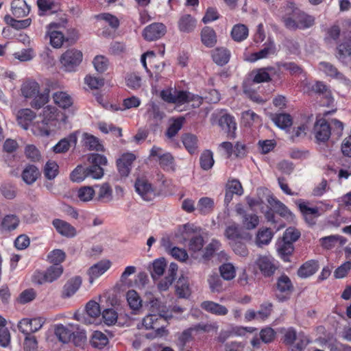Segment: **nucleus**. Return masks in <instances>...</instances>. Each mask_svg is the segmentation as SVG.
I'll use <instances>...</instances> for the list:
<instances>
[{
    "label": "nucleus",
    "mask_w": 351,
    "mask_h": 351,
    "mask_svg": "<svg viewBox=\"0 0 351 351\" xmlns=\"http://www.w3.org/2000/svg\"><path fill=\"white\" fill-rule=\"evenodd\" d=\"M297 205L305 221L310 226L315 225L316 219L320 216L319 208L316 206L310 207L308 202H305L302 199L298 201Z\"/></svg>",
    "instance_id": "10"
},
{
    "label": "nucleus",
    "mask_w": 351,
    "mask_h": 351,
    "mask_svg": "<svg viewBox=\"0 0 351 351\" xmlns=\"http://www.w3.org/2000/svg\"><path fill=\"white\" fill-rule=\"evenodd\" d=\"M231 36L234 40L240 42L245 40L248 36V29L243 24L235 25L231 31Z\"/></svg>",
    "instance_id": "43"
},
{
    "label": "nucleus",
    "mask_w": 351,
    "mask_h": 351,
    "mask_svg": "<svg viewBox=\"0 0 351 351\" xmlns=\"http://www.w3.org/2000/svg\"><path fill=\"white\" fill-rule=\"evenodd\" d=\"M214 208V201L210 197H202L197 204V210L201 214H207L212 212Z\"/></svg>",
    "instance_id": "52"
},
{
    "label": "nucleus",
    "mask_w": 351,
    "mask_h": 351,
    "mask_svg": "<svg viewBox=\"0 0 351 351\" xmlns=\"http://www.w3.org/2000/svg\"><path fill=\"white\" fill-rule=\"evenodd\" d=\"M276 51V49L274 43L270 42L265 45L264 48L259 51L252 53L250 60L251 62H255L261 59L267 58L269 56L275 54Z\"/></svg>",
    "instance_id": "26"
},
{
    "label": "nucleus",
    "mask_w": 351,
    "mask_h": 351,
    "mask_svg": "<svg viewBox=\"0 0 351 351\" xmlns=\"http://www.w3.org/2000/svg\"><path fill=\"white\" fill-rule=\"evenodd\" d=\"M193 332L189 328L184 330L182 333L178 335L177 339V346L180 350H184L188 343L193 340Z\"/></svg>",
    "instance_id": "51"
},
{
    "label": "nucleus",
    "mask_w": 351,
    "mask_h": 351,
    "mask_svg": "<svg viewBox=\"0 0 351 351\" xmlns=\"http://www.w3.org/2000/svg\"><path fill=\"white\" fill-rule=\"evenodd\" d=\"M55 335L60 341L66 343L71 340L73 332L66 327L60 324L56 327Z\"/></svg>",
    "instance_id": "50"
},
{
    "label": "nucleus",
    "mask_w": 351,
    "mask_h": 351,
    "mask_svg": "<svg viewBox=\"0 0 351 351\" xmlns=\"http://www.w3.org/2000/svg\"><path fill=\"white\" fill-rule=\"evenodd\" d=\"M196 27V21L191 14L182 15L178 21V28L180 32L189 33Z\"/></svg>",
    "instance_id": "27"
},
{
    "label": "nucleus",
    "mask_w": 351,
    "mask_h": 351,
    "mask_svg": "<svg viewBox=\"0 0 351 351\" xmlns=\"http://www.w3.org/2000/svg\"><path fill=\"white\" fill-rule=\"evenodd\" d=\"M224 234L227 239L233 241L241 237L239 225L234 222L227 226Z\"/></svg>",
    "instance_id": "56"
},
{
    "label": "nucleus",
    "mask_w": 351,
    "mask_h": 351,
    "mask_svg": "<svg viewBox=\"0 0 351 351\" xmlns=\"http://www.w3.org/2000/svg\"><path fill=\"white\" fill-rule=\"evenodd\" d=\"M274 123L281 129L289 128L292 124V119L289 114L280 113L276 114L272 117Z\"/></svg>",
    "instance_id": "45"
},
{
    "label": "nucleus",
    "mask_w": 351,
    "mask_h": 351,
    "mask_svg": "<svg viewBox=\"0 0 351 351\" xmlns=\"http://www.w3.org/2000/svg\"><path fill=\"white\" fill-rule=\"evenodd\" d=\"M40 86L35 81H26L21 86V93L25 98L34 97L39 93Z\"/></svg>",
    "instance_id": "31"
},
{
    "label": "nucleus",
    "mask_w": 351,
    "mask_h": 351,
    "mask_svg": "<svg viewBox=\"0 0 351 351\" xmlns=\"http://www.w3.org/2000/svg\"><path fill=\"white\" fill-rule=\"evenodd\" d=\"M167 32L166 26L162 23H153L147 26L143 32L146 40L154 41L161 38Z\"/></svg>",
    "instance_id": "11"
},
{
    "label": "nucleus",
    "mask_w": 351,
    "mask_h": 351,
    "mask_svg": "<svg viewBox=\"0 0 351 351\" xmlns=\"http://www.w3.org/2000/svg\"><path fill=\"white\" fill-rule=\"evenodd\" d=\"M145 297V304L149 307L152 313L160 315L163 317L165 320L172 318L173 315L171 312L160 298L156 297L151 292H147Z\"/></svg>",
    "instance_id": "3"
},
{
    "label": "nucleus",
    "mask_w": 351,
    "mask_h": 351,
    "mask_svg": "<svg viewBox=\"0 0 351 351\" xmlns=\"http://www.w3.org/2000/svg\"><path fill=\"white\" fill-rule=\"evenodd\" d=\"M41 318L22 319L18 324L20 332L24 335H30L31 332H36L41 328L43 325Z\"/></svg>",
    "instance_id": "12"
},
{
    "label": "nucleus",
    "mask_w": 351,
    "mask_h": 351,
    "mask_svg": "<svg viewBox=\"0 0 351 351\" xmlns=\"http://www.w3.org/2000/svg\"><path fill=\"white\" fill-rule=\"evenodd\" d=\"M54 102L60 108H68L73 104L71 97L65 92L58 91L53 94Z\"/></svg>",
    "instance_id": "36"
},
{
    "label": "nucleus",
    "mask_w": 351,
    "mask_h": 351,
    "mask_svg": "<svg viewBox=\"0 0 351 351\" xmlns=\"http://www.w3.org/2000/svg\"><path fill=\"white\" fill-rule=\"evenodd\" d=\"M160 321H166L164 317L156 313H150L143 319V325L146 329H156L158 335L165 332V326L160 324Z\"/></svg>",
    "instance_id": "17"
},
{
    "label": "nucleus",
    "mask_w": 351,
    "mask_h": 351,
    "mask_svg": "<svg viewBox=\"0 0 351 351\" xmlns=\"http://www.w3.org/2000/svg\"><path fill=\"white\" fill-rule=\"evenodd\" d=\"M347 241L346 238L339 234L324 237L319 240V245L322 247L327 250L333 249L337 246H343Z\"/></svg>",
    "instance_id": "18"
},
{
    "label": "nucleus",
    "mask_w": 351,
    "mask_h": 351,
    "mask_svg": "<svg viewBox=\"0 0 351 351\" xmlns=\"http://www.w3.org/2000/svg\"><path fill=\"white\" fill-rule=\"evenodd\" d=\"M214 162L213 152L210 150H204L199 158L201 168L205 171H208L213 167Z\"/></svg>",
    "instance_id": "47"
},
{
    "label": "nucleus",
    "mask_w": 351,
    "mask_h": 351,
    "mask_svg": "<svg viewBox=\"0 0 351 351\" xmlns=\"http://www.w3.org/2000/svg\"><path fill=\"white\" fill-rule=\"evenodd\" d=\"M58 165L54 161H48L44 167L43 173L45 177L48 180L54 179L58 173Z\"/></svg>",
    "instance_id": "58"
},
{
    "label": "nucleus",
    "mask_w": 351,
    "mask_h": 351,
    "mask_svg": "<svg viewBox=\"0 0 351 351\" xmlns=\"http://www.w3.org/2000/svg\"><path fill=\"white\" fill-rule=\"evenodd\" d=\"M95 195L93 187L85 186L80 187L77 191V197L80 201L86 202L93 199Z\"/></svg>",
    "instance_id": "54"
},
{
    "label": "nucleus",
    "mask_w": 351,
    "mask_h": 351,
    "mask_svg": "<svg viewBox=\"0 0 351 351\" xmlns=\"http://www.w3.org/2000/svg\"><path fill=\"white\" fill-rule=\"evenodd\" d=\"M82 285V278L75 276L69 280L64 286L63 294L66 297H71L76 293Z\"/></svg>",
    "instance_id": "37"
},
{
    "label": "nucleus",
    "mask_w": 351,
    "mask_h": 351,
    "mask_svg": "<svg viewBox=\"0 0 351 351\" xmlns=\"http://www.w3.org/2000/svg\"><path fill=\"white\" fill-rule=\"evenodd\" d=\"M252 75H253L252 82L254 83L259 84L271 81L269 73L267 71L265 67L253 71Z\"/></svg>",
    "instance_id": "53"
},
{
    "label": "nucleus",
    "mask_w": 351,
    "mask_h": 351,
    "mask_svg": "<svg viewBox=\"0 0 351 351\" xmlns=\"http://www.w3.org/2000/svg\"><path fill=\"white\" fill-rule=\"evenodd\" d=\"M127 301L131 309L138 311L142 306V300L134 290H129L126 294Z\"/></svg>",
    "instance_id": "44"
},
{
    "label": "nucleus",
    "mask_w": 351,
    "mask_h": 351,
    "mask_svg": "<svg viewBox=\"0 0 351 351\" xmlns=\"http://www.w3.org/2000/svg\"><path fill=\"white\" fill-rule=\"evenodd\" d=\"M20 223V219L19 217L14 214H10L5 215L1 221L2 229L7 231H13L16 230Z\"/></svg>",
    "instance_id": "38"
},
{
    "label": "nucleus",
    "mask_w": 351,
    "mask_h": 351,
    "mask_svg": "<svg viewBox=\"0 0 351 351\" xmlns=\"http://www.w3.org/2000/svg\"><path fill=\"white\" fill-rule=\"evenodd\" d=\"M37 5L39 10V15H44L47 12H54L56 3L53 0H37Z\"/></svg>",
    "instance_id": "61"
},
{
    "label": "nucleus",
    "mask_w": 351,
    "mask_h": 351,
    "mask_svg": "<svg viewBox=\"0 0 351 351\" xmlns=\"http://www.w3.org/2000/svg\"><path fill=\"white\" fill-rule=\"evenodd\" d=\"M182 143L186 149L191 153L193 154L197 149V139L195 135L186 134L182 137Z\"/></svg>",
    "instance_id": "60"
},
{
    "label": "nucleus",
    "mask_w": 351,
    "mask_h": 351,
    "mask_svg": "<svg viewBox=\"0 0 351 351\" xmlns=\"http://www.w3.org/2000/svg\"><path fill=\"white\" fill-rule=\"evenodd\" d=\"M300 237V232L295 228H288L282 237V240L293 244Z\"/></svg>",
    "instance_id": "64"
},
{
    "label": "nucleus",
    "mask_w": 351,
    "mask_h": 351,
    "mask_svg": "<svg viewBox=\"0 0 351 351\" xmlns=\"http://www.w3.org/2000/svg\"><path fill=\"white\" fill-rule=\"evenodd\" d=\"M82 53L71 49L66 51L61 56L60 62L66 71H74L82 60Z\"/></svg>",
    "instance_id": "7"
},
{
    "label": "nucleus",
    "mask_w": 351,
    "mask_h": 351,
    "mask_svg": "<svg viewBox=\"0 0 351 351\" xmlns=\"http://www.w3.org/2000/svg\"><path fill=\"white\" fill-rule=\"evenodd\" d=\"M88 161L90 164L89 167L78 165L71 173L70 178L73 182H81L87 178L97 180L103 177L102 167L107 165L106 157L99 154H91L88 156Z\"/></svg>",
    "instance_id": "2"
},
{
    "label": "nucleus",
    "mask_w": 351,
    "mask_h": 351,
    "mask_svg": "<svg viewBox=\"0 0 351 351\" xmlns=\"http://www.w3.org/2000/svg\"><path fill=\"white\" fill-rule=\"evenodd\" d=\"M277 249L281 258L285 262L289 261V256L294 250L293 244L282 240L278 245Z\"/></svg>",
    "instance_id": "40"
},
{
    "label": "nucleus",
    "mask_w": 351,
    "mask_h": 351,
    "mask_svg": "<svg viewBox=\"0 0 351 351\" xmlns=\"http://www.w3.org/2000/svg\"><path fill=\"white\" fill-rule=\"evenodd\" d=\"M278 12L285 26L290 30L305 29L312 27L315 23L313 16L301 10L291 1L280 7Z\"/></svg>",
    "instance_id": "1"
},
{
    "label": "nucleus",
    "mask_w": 351,
    "mask_h": 351,
    "mask_svg": "<svg viewBox=\"0 0 351 351\" xmlns=\"http://www.w3.org/2000/svg\"><path fill=\"white\" fill-rule=\"evenodd\" d=\"M273 311V304L269 302H265L261 304L258 312V318L261 320H265L271 314Z\"/></svg>",
    "instance_id": "63"
},
{
    "label": "nucleus",
    "mask_w": 351,
    "mask_h": 351,
    "mask_svg": "<svg viewBox=\"0 0 351 351\" xmlns=\"http://www.w3.org/2000/svg\"><path fill=\"white\" fill-rule=\"evenodd\" d=\"M221 278L225 280H231L236 276V269L232 263H223L219 267Z\"/></svg>",
    "instance_id": "49"
},
{
    "label": "nucleus",
    "mask_w": 351,
    "mask_h": 351,
    "mask_svg": "<svg viewBox=\"0 0 351 351\" xmlns=\"http://www.w3.org/2000/svg\"><path fill=\"white\" fill-rule=\"evenodd\" d=\"M273 237V232L270 228H261L256 234V244L258 246L267 245Z\"/></svg>",
    "instance_id": "48"
},
{
    "label": "nucleus",
    "mask_w": 351,
    "mask_h": 351,
    "mask_svg": "<svg viewBox=\"0 0 351 351\" xmlns=\"http://www.w3.org/2000/svg\"><path fill=\"white\" fill-rule=\"evenodd\" d=\"M276 288L280 293L285 294H290L293 290V286L290 278L285 274L278 278Z\"/></svg>",
    "instance_id": "39"
},
{
    "label": "nucleus",
    "mask_w": 351,
    "mask_h": 351,
    "mask_svg": "<svg viewBox=\"0 0 351 351\" xmlns=\"http://www.w3.org/2000/svg\"><path fill=\"white\" fill-rule=\"evenodd\" d=\"M40 171L38 169L32 165L27 166L22 172V179L27 184H32L36 182Z\"/></svg>",
    "instance_id": "28"
},
{
    "label": "nucleus",
    "mask_w": 351,
    "mask_h": 351,
    "mask_svg": "<svg viewBox=\"0 0 351 351\" xmlns=\"http://www.w3.org/2000/svg\"><path fill=\"white\" fill-rule=\"evenodd\" d=\"M241 122L245 127H251L254 124L261 125V118L251 110L243 111L241 113Z\"/></svg>",
    "instance_id": "33"
},
{
    "label": "nucleus",
    "mask_w": 351,
    "mask_h": 351,
    "mask_svg": "<svg viewBox=\"0 0 351 351\" xmlns=\"http://www.w3.org/2000/svg\"><path fill=\"white\" fill-rule=\"evenodd\" d=\"M212 57L217 64L223 66L228 62L230 53L226 48H217L213 51Z\"/></svg>",
    "instance_id": "34"
},
{
    "label": "nucleus",
    "mask_w": 351,
    "mask_h": 351,
    "mask_svg": "<svg viewBox=\"0 0 351 351\" xmlns=\"http://www.w3.org/2000/svg\"><path fill=\"white\" fill-rule=\"evenodd\" d=\"M136 159L133 154H123L121 158L117 160V166L120 175L127 177L131 170L132 164Z\"/></svg>",
    "instance_id": "19"
},
{
    "label": "nucleus",
    "mask_w": 351,
    "mask_h": 351,
    "mask_svg": "<svg viewBox=\"0 0 351 351\" xmlns=\"http://www.w3.org/2000/svg\"><path fill=\"white\" fill-rule=\"evenodd\" d=\"M167 267V262L164 258L156 259L152 263V266L150 267V273L152 278L156 280L159 278L165 272Z\"/></svg>",
    "instance_id": "35"
},
{
    "label": "nucleus",
    "mask_w": 351,
    "mask_h": 351,
    "mask_svg": "<svg viewBox=\"0 0 351 351\" xmlns=\"http://www.w3.org/2000/svg\"><path fill=\"white\" fill-rule=\"evenodd\" d=\"M110 267L109 263L99 262L92 266L88 270L89 282L92 284L95 279L104 274Z\"/></svg>",
    "instance_id": "29"
},
{
    "label": "nucleus",
    "mask_w": 351,
    "mask_h": 351,
    "mask_svg": "<svg viewBox=\"0 0 351 351\" xmlns=\"http://www.w3.org/2000/svg\"><path fill=\"white\" fill-rule=\"evenodd\" d=\"M243 226L247 230H253L257 227L259 223V218L256 214L249 213L245 215L241 219Z\"/></svg>",
    "instance_id": "55"
},
{
    "label": "nucleus",
    "mask_w": 351,
    "mask_h": 351,
    "mask_svg": "<svg viewBox=\"0 0 351 351\" xmlns=\"http://www.w3.org/2000/svg\"><path fill=\"white\" fill-rule=\"evenodd\" d=\"M43 119L41 123H38L34 126V132L42 136H48L50 134V129L48 122L56 117V108L47 106L43 110Z\"/></svg>",
    "instance_id": "8"
},
{
    "label": "nucleus",
    "mask_w": 351,
    "mask_h": 351,
    "mask_svg": "<svg viewBox=\"0 0 351 351\" xmlns=\"http://www.w3.org/2000/svg\"><path fill=\"white\" fill-rule=\"evenodd\" d=\"M267 202L274 208L275 212L282 217L289 221H293L294 219L295 215L293 214V213L287 208L285 204L281 202L273 195H270L267 197Z\"/></svg>",
    "instance_id": "14"
},
{
    "label": "nucleus",
    "mask_w": 351,
    "mask_h": 351,
    "mask_svg": "<svg viewBox=\"0 0 351 351\" xmlns=\"http://www.w3.org/2000/svg\"><path fill=\"white\" fill-rule=\"evenodd\" d=\"M52 224L57 232L62 236L73 237L76 234L75 228L65 221L56 219L53 221Z\"/></svg>",
    "instance_id": "21"
},
{
    "label": "nucleus",
    "mask_w": 351,
    "mask_h": 351,
    "mask_svg": "<svg viewBox=\"0 0 351 351\" xmlns=\"http://www.w3.org/2000/svg\"><path fill=\"white\" fill-rule=\"evenodd\" d=\"M221 277V276H219L217 274H213L208 276L207 281L211 292L220 293L224 289L223 280Z\"/></svg>",
    "instance_id": "41"
},
{
    "label": "nucleus",
    "mask_w": 351,
    "mask_h": 351,
    "mask_svg": "<svg viewBox=\"0 0 351 351\" xmlns=\"http://www.w3.org/2000/svg\"><path fill=\"white\" fill-rule=\"evenodd\" d=\"M178 268V267L176 263H171L170 264L168 268L167 276L158 285V287L160 291H166L172 285L176 278Z\"/></svg>",
    "instance_id": "24"
},
{
    "label": "nucleus",
    "mask_w": 351,
    "mask_h": 351,
    "mask_svg": "<svg viewBox=\"0 0 351 351\" xmlns=\"http://www.w3.org/2000/svg\"><path fill=\"white\" fill-rule=\"evenodd\" d=\"M104 323L108 326L114 324L118 318V314L113 308H106L101 313Z\"/></svg>",
    "instance_id": "62"
},
{
    "label": "nucleus",
    "mask_w": 351,
    "mask_h": 351,
    "mask_svg": "<svg viewBox=\"0 0 351 351\" xmlns=\"http://www.w3.org/2000/svg\"><path fill=\"white\" fill-rule=\"evenodd\" d=\"M91 345L96 348L102 349L108 343L107 336L101 331H95L90 340Z\"/></svg>",
    "instance_id": "46"
},
{
    "label": "nucleus",
    "mask_w": 351,
    "mask_h": 351,
    "mask_svg": "<svg viewBox=\"0 0 351 351\" xmlns=\"http://www.w3.org/2000/svg\"><path fill=\"white\" fill-rule=\"evenodd\" d=\"M12 13L16 18L27 16L30 12V7L25 0H14L11 3Z\"/></svg>",
    "instance_id": "23"
},
{
    "label": "nucleus",
    "mask_w": 351,
    "mask_h": 351,
    "mask_svg": "<svg viewBox=\"0 0 351 351\" xmlns=\"http://www.w3.org/2000/svg\"><path fill=\"white\" fill-rule=\"evenodd\" d=\"M218 125L227 133L229 138L232 139L236 137L237 123L233 117L228 114L221 115L218 120Z\"/></svg>",
    "instance_id": "16"
},
{
    "label": "nucleus",
    "mask_w": 351,
    "mask_h": 351,
    "mask_svg": "<svg viewBox=\"0 0 351 351\" xmlns=\"http://www.w3.org/2000/svg\"><path fill=\"white\" fill-rule=\"evenodd\" d=\"M95 187L99 188L97 199L104 203L112 200V190L108 183H104L101 185H95Z\"/></svg>",
    "instance_id": "32"
},
{
    "label": "nucleus",
    "mask_w": 351,
    "mask_h": 351,
    "mask_svg": "<svg viewBox=\"0 0 351 351\" xmlns=\"http://www.w3.org/2000/svg\"><path fill=\"white\" fill-rule=\"evenodd\" d=\"M18 124L24 130H27L32 121L36 117V114L29 108H24L17 112Z\"/></svg>",
    "instance_id": "22"
},
{
    "label": "nucleus",
    "mask_w": 351,
    "mask_h": 351,
    "mask_svg": "<svg viewBox=\"0 0 351 351\" xmlns=\"http://www.w3.org/2000/svg\"><path fill=\"white\" fill-rule=\"evenodd\" d=\"M319 268L316 261L311 260L304 263L298 270V275L302 278H306L313 275Z\"/></svg>",
    "instance_id": "25"
},
{
    "label": "nucleus",
    "mask_w": 351,
    "mask_h": 351,
    "mask_svg": "<svg viewBox=\"0 0 351 351\" xmlns=\"http://www.w3.org/2000/svg\"><path fill=\"white\" fill-rule=\"evenodd\" d=\"M314 132L317 141L326 142L331 134L330 125L324 119H319L314 125Z\"/></svg>",
    "instance_id": "15"
},
{
    "label": "nucleus",
    "mask_w": 351,
    "mask_h": 351,
    "mask_svg": "<svg viewBox=\"0 0 351 351\" xmlns=\"http://www.w3.org/2000/svg\"><path fill=\"white\" fill-rule=\"evenodd\" d=\"M343 35L344 41L337 47V58L343 60L351 55V20H345L343 23Z\"/></svg>",
    "instance_id": "5"
},
{
    "label": "nucleus",
    "mask_w": 351,
    "mask_h": 351,
    "mask_svg": "<svg viewBox=\"0 0 351 351\" xmlns=\"http://www.w3.org/2000/svg\"><path fill=\"white\" fill-rule=\"evenodd\" d=\"M200 307L205 311L218 316L226 315L228 313V309L225 306L209 300L202 302Z\"/></svg>",
    "instance_id": "20"
},
{
    "label": "nucleus",
    "mask_w": 351,
    "mask_h": 351,
    "mask_svg": "<svg viewBox=\"0 0 351 351\" xmlns=\"http://www.w3.org/2000/svg\"><path fill=\"white\" fill-rule=\"evenodd\" d=\"M254 265L265 277L272 276L278 267L275 259L269 255H258Z\"/></svg>",
    "instance_id": "6"
},
{
    "label": "nucleus",
    "mask_w": 351,
    "mask_h": 351,
    "mask_svg": "<svg viewBox=\"0 0 351 351\" xmlns=\"http://www.w3.org/2000/svg\"><path fill=\"white\" fill-rule=\"evenodd\" d=\"M62 272V266L59 264H55L47 268L45 272H38L34 276V280L39 285L45 282H52L57 280Z\"/></svg>",
    "instance_id": "9"
},
{
    "label": "nucleus",
    "mask_w": 351,
    "mask_h": 351,
    "mask_svg": "<svg viewBox=\"0 0 351 351\" xmlns=\"http://www.w3.org/2000/svg\"><path fill=\"white\" fill-rule=\"evenodd\" d=\"M202 43L207 47H213L217 43V36L214 29L210 27H205L201 32Z\"/></svg>",
    "instance_id": "30"
},
{
    "label": "nucleus",
    "mask_w": 351,
    "mask_h": 351,
    "mask_svg": "<svg viewBox=\"0 0 351 351\" xmlns=\"http://www.w3.org/2000/svg\"><path fill=\"white\" fill-rule=\"evenodd\" d=\"M101 309L99 303L94 300H90L85 306V313H76L74 315L75 319L84 324H95V321L101 315Z\"/></svg>",
    "instance_id": "4"
},
{
    "label": "nucleus",
    "mask_w": 351,
    "mask_h": 351,
    "mask_svg": "<svg viewBox=\"0 0 351 351\" xmlns=\"http://www.w3.org/2000/svg\"><path fill=\"white\" fill-rule=\"evenodd\" d=\"M84 145L90 150L102 151L103 146L97 138L88 134H84Z\"/></svg>",
    "instance_id": "57"
},
{
    "label": "nucleus",
    "mask_w": 351,
    "mask_h": 351,
    "mask_svg": "<svg viewBox=\"0 0 351 351\" xmlns=\"http://www.w3.org/2000/svg\"><path fill=\"white\" fill-rule=\"evenodd\" d=\"M49 90L45 88L43 93H39L34 97L30 105L33 108L40 109L43 108L48 101L49 98Z\"/></svg>",
    "instance_id": "42"
},
{
    "label": "nucleus",
    "mask_w": 351,
    "mask_h": 351,
    "mask_svg": "<svg viewBox=\"0 0 351 351\" xmlns=\"http://www.w3.org/2000/svg\"><path fill=\"white\" fill-rule=\"evenodd\" d=\"M134 187L136 191L145 201L149 202L152 200L156 195L151 184L145 179L138 178L136 180Z\"/></svg>",
    "instance_id": "13"
},
{
    "label": "nucleus",
    "mask_w": 351,
    "mask_h": 351,
    "mask_svg": "<svg viewBox=\"0 0 351 351\" xmlns=\"http://www.w3.org/2000/svg\"><path fill=\"white\" fill-rule=\"evenodd\" d=\"M311 90L316 94L322 95L326 99H329L331 98V92L328 87L323 82H316L314 84L312 85Z\"/></svg>",
    "instance_id": "59"
}]
</instances>
